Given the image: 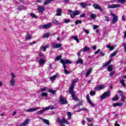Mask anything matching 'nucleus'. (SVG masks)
I'll return each instance as SVG.
<instances>
[{
  "label": "nucleus",
  "mask_w": 126,
  "mask_h": 126,
  "mask_svg": "<svg viewBox=\"0 0 126 126\" xmlns=\"http://www.w3.org/2000/svg\"><path fill=\"white\" fill-rule=\"evenodd\" d=\"M60 63L63 64V68H64V72L65 74H69V71L68 70H66V65H65V64L66 63H71L72 62L71 61L69 60H63L61 59L60 61Z\"/></svg>",
  "instance_id": "nucleus-1"
},
{
  "label": "nucleus",
  "mask_w": 126,
  "mask_h": 126,
  "mask_svg": "<svg viewBox=\"0 0 126 126\" xmlns=\"http://www.w3.org/2000/svg\"><path fill=\"white\" fill-rule=\"evenodd\" d=\"M57 122L61 126H65L63 124H65V125H69V123L64 119V117H63L62 119L58 118Z\"/></svg>",
  "instance_id": "nucleus-2"
},
{
  "label": "nucleus",
  "mask_w": 126,
  "mask_h": 126,
  "mask_svg": "<svg viewBox=\"0 0 126 126\" xmlns=\"http://www.w3.org/2000/svg\"><path fill=\"white\" fill-rule=\"evenodd\" d=\"M111 94V91H108L105 92L102 95L100 96V99H105L107 97H109Z\"/></svg>",
  "instance_id": "nucleus-3"
},
{
  "label": "nucleus",
  "mask_w": 126,
  "mask_h": 126,
  "mask_svg": "<svg viewBox=\"0 0 126 126\" xmlns=\"http://www.w3.org/2000/svg\"><path fill=\"white\" fill-rule=\"evenodd\" d=\"M69 92L70 95H71L73 100L74 101H78V98H77V97L75 95V93L73 92V90H69Z\"/></svg>",
  "instance_id": "nucleus-4"
},
{
  "label": "nucleus",
  "mask_w": 126,
  "mask_h": 126,
  "mask_svg": "<svg viewBox=\"0 0 126 126\" xmlns=\"http://www.w3.org/2000/svg\"><path fill=\"white\" fill-rule=\"evenodd\" d=\"M69 14L71 18H74L76 15H79L80 14V12L78 10H75L73 12V14L71 13H69Z\"/></svg>",
  "instance_id": "nucleus-5"
},
{
  "label": "nucleus",
  "mask_w": 126,
  "mask_h": 126,
  "mask_svg": "<svg viewBox=\"0 0 126 126\" xmlns=\"http://www.w3.org/2000/svg\"><path fill=\"white\" fill-rule=\"evenodd\" d=\"M105 88V85H97L94 88V90L95 91H98V90H102Z\"/></svg>",
  "instance_id": "nucleus-6"
},
{
  "label": "nucleus",
  "mask_w": 126,
  "mask_h": 126,
  "mask_svg": "<svg viewBox=\"0 0 126 126\" xmlns=\"http://www.w3.org/2000/svg\"><path fill=\"white\" fill-rule=\"evenodd\" d=\"M60 101L62 105L67 104V100H66V99L63 97V95L60 96Z\"/></svg>",
  "instance_id": "nucleus-7"
},
{
  "label": "nucleus",
  "mask_w": 126,
  "mask_h": 126,
  "mask_svg": "<svg viewBox=\"0 0 126 126\" xmlns=\"http://www.w3.org/2000/svg\"><path fill=\"white\" fill-rule=\"evenodd\" d=\"M111 15L113 16L112 19V24H115L116 22L118 21V16H117V15L116 14L112 13Z\"/></svg>",
  "instance_id": "nucleus-8"
},
{
  "label": "nucleus",
  "mask_w": 126,
  "mask_h": 126,
  "mask_svg": "<svg viewBox=\"0 0 126 126\" xmlns=\"http://www.w3.org/2000/svg\"><path fill=\"white\" fill-rule=\"evenodd\" d=\"M37 9L39 13H43L46 9L44 6H38Z\"/></svg>",
  "instance_id": "nucleus-9"
},
{
  "label": "nucleus",
  "mask_w": 126,
  "mask_h": 126,
  "mask_svg": "<svg viewBox=\"0 0 126 126\" xmlns=\"http://www.w3.org/2000/svg\"><path fill=\"white\" fill-rule=\"evenodd\" d=\"M93 6L95 9H99L100 11L103 12V9H102V7L99 5V4L94 3L93 4Z\"/></svg>",
  "instance_id": "nucleus-10"
},
{
  "label": "nucleus",
  "mask_w": 126,
  "mask_h": 126,
  "mask_svg": "<svg viewBox=\"0 0 126 126\" xmlns=\"http://www.w3.org/2000/svg\"><path fill=\"white\" fill-rule=\"evenodd\" d=\"M52 24L51 23L46 24L45 25H43L42 26H41V28L43 29H48V28H50V27H51V26H52Z\"/></svg>",
  "instance_id": "nucleus-11"
},
{
  "label": "nucleus",
  "mask_w": 126,
  "mask_h": 126,
  "mask_svg": "<svg viewBox=\"0 0 126 126\" xmlns=\"http://www.w3.org/2000/svg\"><path fill=\"white\" fill-rule=\"evenodd\" d=\"M118 7H121V4H113L108 6V8H118Z\"/></svg>",
  "instance_id": "nucleus-12"
},
{
  "label": "nucleus",
  "mask_w": 126,
  "mask_h": 126,
  "mask_svg": "<svg viewBox=\"0 0 126 126\" xmlns=\"http://www.w3.org/2000/svg\"><path fill=\"white\" fill-rule=\"evenodd\" d=\"M77 82L76 79H74L71 83V85L70 87L69 90H73L74 89V85Z\"/></svg>",
  "instance_id": "nucleus-13"
},
{
  "label": "nucleus",
  "mask_w": 126,
  "mask_h": 126,
  "mask_svg": "<svg viewBox=\"0 0 126 126\" xmlns=\"http://www.w3.org/2000/svg\"><path fill=\"white\" fill-rule=\"evenodd\" d=\"M55 109V107L53 106H48L47 107H45L43 109V111H44V112H45V111H48L49 110H54Z\"/></svg>",
  "instance_id": "nucleus-14"
},
{
  "label": "nucleus",
  "mask_w": 126,
  "mask_h": 126,
  "mask_svg": "<svg viewBox=\"0 0 126 126\" xmlns=\"http://www.w3.org/2000/svg\"><path fill=\"white\" fill-rule=\"evenodd\" d=\"M45 63H46V61H45V59L43 58H40L39 59V63L40 65H44V64H45Z\"/></svg>",
  "instance_id": "nucleus-15"
},
{
  "label": "nucleus",
  "mask_w": 126,
  "mask_h": 126,
  "mask_svg": "<svg viewBox=\"0 0 126 126\" xmlns=\"http://www.w3.org/2000/svg\"><path fill=\"white\" fill-rule=\"evenodd\" d=\"M92 71V68L90 67L87 71V72H86V74H85V76L86 77H88V76H89V75H90V73H91V72Z\"/></svg>",
  "instance_id": "nucleus-16"
},
{
  "label": "nucleus",
  "mask_w": 126,
  "mask_h": 126,
  "mask_svg": "<svg viewBox=\"0 0 126 126\" xmlns=\"http://www.w3.org/2000/svg\"><path fill=\"white\" fill-rule=\"evenodd\" d=\"M63 45L61 43H57L55 44H53V47L54 48H55V49H58V48H61V47H62Z\"/></svg>",
  "instance_id": "nucleus-17"
},
{
  "label": "nucleus",
  "mask_w": 126,
  "mask_h": 126,
  "mask_svg": "<svg viewBox=\"0 0 126 126\" xmlns=\"http://www.w3.org/2000/svg\"><path fill=\"white\" fill-rule=\"evenodd\" d=\"M10 85L11 86H15V80L13 79H11L10 80Z\"/></svg>",
  "instance_id": "nucleus-18"
},
{
  "label": "nucleus",
  "mask_w": 126,
  "mask_h": 126,
  "mask_svg": "<svg viewBox=\"0 0 126 126\" xmlns=\"http://www.w3.org/2000/svg\"><path fill=\"white\" fill-rule=\"evenodd\" d=\"M56 15L57 16H61L62 15V9H61L58 8L57 9Z\"/></svg>",
  "instance_id": "nucleus-19"
},
{
  "label": "nucleus",
  "mask_w": 126,
  "mask_h": 126,
  "mask_svg": "<svg viewBox=\"0 0 126 126\" xmlns=\"http://www.w3.org/2000/svg\"><path fill=\"white\" fill-rule=\"evenodd\" d=\"M76 63L77 64H78V63H81V64H82V63H83V60H82V59L80 58V57H79L78 60L76 61Z\"/></svg>",
  "instance_id": "nucleus-20"
},
{
  "label": "nucleus",
  "mask_w": 126,
  "mask_h": 126,
  "mask_svg": "<svg viewBox=\"0 0 126 126\" xmlns=\"http://www.w3.org/2000/svg\"><path fill=\"white\" fill-rule=\"evenodd\" d=\"M123 103H113V107H122L123 106Z\"/></svg>",
  "instance_id": "nucleus-21"
},
{
  "label": "nucleus",
  "mask_w": 126,
  "mask_h": 126,
  "mask_svg": "<svg viewBox=\"0 0 126 126\" xmlns=\"http://www.w3.org/2000/svg\"><path fill=\"white\" fill-rule=\"evenodd\" d=\"M106 47L107 48V49H109V51H113V50L115 49L114 46H111L110 44H107Z\"/></svg>",
  "instance_id": "nucleus-22"
},
{
  "label": "nucleus",
  "mask_w": 126,
  "mask_h": 126,
  "mask_svg": "<svg viewBox=\"0 0 126 126\" xmlns=\"http://www.w3.org/2000/svg\"><path fill=\"white\" fill-rule=\"evenodd\" d=\"M89 51H90V48L88 46H85L83 49V52L86 53V52H89Z\"/></svg>",
  "instance_id": "nucleus-23"
},
{
  "label": "nucleus",
  "mask_w": 126,
  "mask_h": 126,
  "mask_svg": "<svg viewBox=\"0 0 126 126\" xmlns=\"http://www.w3.org/2000/svg\"><path fill=\"white\" fill-rule=\"evenodd\" d=\"M119 81H120V83L122 84L123 86L126 87V84L125 83V80L123 78H120Z\"/></svg>",
  "instance_id": "nucleus-24"
},
{
  "label": "nucleus",
  "mask_w": 126,
  "mask_h": 126,
  "mask_svg": "<svg viewBox=\"0 0 126 126\" xmlns=\"http://www.w3.org/2000/svg\"><path fill=\"white\" fill-rule=\"evenodd\" d=\"M41 120H42V122H43V123H44V124L46 125H50V122H49V120L44 118H41Z\"/></svg>",
  "instance_id": "nucleus-25"
},
{
  "label": "nucleus",
  "mask_w": 126,
  "mask_h": 126,
  "mask_svg": "<svg viewBox=\"0 0 126 126\" xmlns=\"http://www.w3.org/2000/svg\"><path fill=\"white\" fill-rule=\"evenodd\" d=\"M55 0H46L44 1V5H48V4H50L51 1H54Z\"/></svg>",
  "instance_id": "nucleus-26"
},
{
  "label": "nucleus",
  "mask_w": 126,
  "mask_h": 126,
  "mask_svg": "<svg viewBox=\"0 0 126 126\" xmlns=\"http://www.w3.org/2000/svg\"><path fill=\"white\" fill-rule=\"evenodd\" d=\"M107 70L111 72L113 71V65H109L107 67Z\"/></svg>",
  "instance_id": "nucleus-27"
},
{
  "label": "nucleus",
  "mask_w": 126,
  "mask_h": 126,
  "mask_svg": "<svg viewBox=\"0 0 126 126\" xmlns=\"http://www.w3.org/2000/svg\"><path fill=\"white\" fill-rule=\"evenodd\" d=\"M47 48H49V46L48 45H45V46H41L40 49L42 50L43 52H46V49Z\"/></svg>",
  "instance_id": "nucleus-28"
},
{
  "label": "nucleus",
  "mask_w": 126,
  "mask_h": 126,
  "mask_svg": "<svg viewBox=\"0 0 126 126\" xmlns=\"http://www.w3.org/2000/svg\"><path fill=\"white\" fill-rule=\"evenodd\" d=\"M72 38L76 41L77 43H79V39H78V37L76 36H72Z\"/></svg>",
  "instance_id": "nucleus-29"
},
{
  "label": "nucleus",
  "mask_w": 126,
  "mask_h": 126,
  "mask_svg": "<svg viewBox=\"0 0 126 126\" xmlns=\"http://www.w3.org/2000/svg\"><path fill=\"white\" fill-rule=\"evenodd\" d=\"M31 109V113H32V112H35V111H36V110H39V109H40V107H36L35 108H30Z\"/></svg>",
  "instance_id": "nucleus-30"
},
{
  "label": "nucleus",
  "mask_w": 126,
  "mask_h": 126,
  "mask_svg": "<svg viewBox=\"0 0 126 126\" xmlns=\"http://www.w3.org/2000/svg\"><path fill=\"white\" fill-rule=\"evenodd\" d=\"M67 116L68 117L67 120H70V119L71 118V113H70V112H67Z\"/></svg>",
  "instance_id": "nucleus-31"
},
{
  "label": "nucleus",
  "mask_w": 126,
  "mask_h": 126,
  "mask_svg": "<svg viewBox=\"0 0 126 126\" xmlns=\"http://www.w3.org/2000/svg\"><path fill=\"white\" fill-rule=\"evenodd\" d=\"M119 99V97H118V94H116L113 98L112 101H118Z\"/></svg>",
  "instance_id": "nucleus-32"
},
{
  "label": "nucleus",
  "mask_w": 126,
  "mask_h": 126,
  "mask_svg": "<svg viewBox=\"0 0 126 126\" xmlns=\"http://www.w3.org/2000/svg\"><path fill=\"white\" fill-rule=\"evenodd\" d=\"M32 38V36L31 34H28L26 36V40H31Z\"/></svg>",
  "instance_id": "nucleus-33"
},
{
  "label": "nucleus",
  "mask_w": 126,
  "mask_h": 126,
  "mask_svg": "<svg viewBox=\"0 0 126 126\" xmlns=\"http://www.w3.org/2000/svg\"><path fill=\"white\" fill-rule=\"evenodd\" d=\"M117 53H118V51H115L114 53L111 54V55L110 56V58L115 57Z\"/></svg>",
  "instance_id": "nucleus-34"
},
{
  "label": "nucleus",
  "mask_w": 126,
  "mask_h": 126,
  "mask_svg": "<svg viewBox=\"0 0 126 126\" xmlns=\"http://www.w3.org/2000/svg\"><path fill=\"white\" fill-rule=\"evenodd\" d=\"M57 77H58V76L57 75H54V76L50 77V80H55V79H56V78H57Z\"/></svg>",
  "instance_id": "nucleus-35"
},
{
  "label": "nucleus",
  "mask_w": 126,
  "mask_h": 126,
  "mask_svg": "<svg viewBox=\"0 0 126 126\" xmlns=\"http://www.w3.org/2000/svg\"><path fill=\"white\" fill-rule=\"evenodd\" d=\"M48 92H49L50 93H51L52 94H56V91L52 90V89L48 90Z\"/></svg>",
  "instance_id": "nucleus-36"
},
{
  "label": "nucleus",
  "mask_w": 126,
  "mask_h": 126,
  "mask_svg": "<svg viewBox=\"0 0 126 126\" xmlns=\"http://www.w3.org/2000/svg\"><path fill=\"white\" fill-rule=\"evenodd\" d=\"M80 5L82 8H85L86 7V3L85 2H82L80 4Z\"/></svg>",
  "instance_id": "nucleus-37"
},
{
  "label": "nucleus",
  "mask_w": 126,
  "mask_h": 126,
  "mask_svg": "<svg viewBox=\"0 0 126 126\" xmlns=\"http://www.w3.org/2000/svg\"><path fill=\"white\" fill-rule=\"evenodd\" d=\"M30 15L31 16V17H32V18H37V16H36L33 13H31Z\"/></svg>",
  "instance_id": "nucleus-38"
},
{
  "label": "nucleus",
  "mask_w": 126,
  "mask_h": 126,
  "mask_svg": "<svg viewBox=\"0 0 126 126\" xmlns=\"http://www.w3.org/2000/svg\"><path fill=\"white\" fill-rule=\"evenodd\" d=\"M52 22L54 24H56V25H59L60 24V22H59V21H58L57 20H53Z\"/></svg>",
  "instance_id": "nucleus-39"
},
{
  "label": "nucleus",
  "mask_w": 126,
  "mask_h": 126,
  "mask_svg": "<svg viewBox=\"0 0 126 126\" xmlns=\"http://www.w3.org/2000/svg\"><path fill=\"white\" fill-rule=\"evenodd\" d=\"M61 59H62V55H60L57 57H56V58L55 59V61H57V62H59V61H60V60H61Z\"/></svg>",
  "instance_id": "nucleus-40"
},
{
  "label": "nucleus",
  "mask_w": 126,
  "mask_h": 126,
  "mask_svg": "<svg viewBox=\"0 0 126 126\" xmlns=\"http://www.w3.org/2000/svg\"><path fill=\"white\" fill-rule=\"evenodd\" d=\"M11 79H14V78L16 77V76H15V74L13 72L11 73Z\"/></svg>",
  "instance_id": "nucleus-41"
},
{
  "label": "nucleus",
  "mask_w": 126,
  "mask_h": 126,
  "mask_svg": "<svg viewBox=\"0 0 126 126\" xmlns=\"http://www.w3.org/2000/svg\"><path fill=\"white\" fill-rule=\"evenodd\" d=\"M91 18H92V19H94V18H96V14L91 13Z\"/></svg>",
  "instance_id": "nucleus-42"
},
{
  "label": "nucleus",
  "mask_w": 126,
  "mask_h": 126,
  "mask_svg": "<svg viewBox=\"0 0 126 126\" xmlns=\"http://www.w3.org/2000/svg\"><path fill=\"white\" fill-rule=\"evenodd\" d=\"M118 2H120V3H122V4H124V3H126V0H117Z\"/></svg>",
  "instance_id": "nucleus-43"
},
{
  "label": "nucleus",
  "mask_w": 126,
  "mask_h": 126,
  "mask_svg": "<svg viewBox=\"0 0 126 126\" xmlns=\"http://www.w3.org/2000/svg\"><path fill=\"white\" fill-rule=\"evenodd\" d=\"M49 35H50V33H47L43 35L42 38H49Z\"/></svg>",
  "instance_id": "nucleus-44"
},
{
  "label": "nucleus",
  "mask_w": 126,
  "mask_h": 126,
  "mask_svg": "<svg viewBox=\"0 0 126 126\" xmlns=\"http://www.w3.org/2000/svg\"><path fill=\"white\" fill-rule=\"evenodd\" d=\"M87 101L90 105H91L92 107H94V104H93V102L90 99Z\"/></svg>",
  "instance_id": "nucleus-45"
},
{
  "label": "nucleus",
  "mask_w": 126,
  "mask_h": 126,
  "mask_svg": "<svg viewBox=\"0 0 126 126\" xmlns=\"http://www.w3.org/2000/svg\"><path fill=\"white\" fill-rule=\"evenodd\" d=\"M41 96H42V97H47V96H48V93H41Z\"/></svg>",
  "instance_id": "nucleus-46"
},
{
  "label": "nucleus",
  "mask_w": 126,
  "mask_h": 126,
  "mask_svg": "<svg viewBox=\"0 0 126 126\" xmlns=\"http://www.w3.org/2000/svg\"><path fill=\"white\" fill-rule=\"evenodd\" d=\"M81 22H82V20H77L75 22V24H76V25H77V24H80Z\"/></svg>",
  "instance_id": "nucleus-47"
},
{
  "label": "nucleus",
  "mask_w": 126,
  "mask_h": 126,
  "mask_svg": "<svg viewBox=\"0 0 126 126\" xmlns=\"http://www.w3.org/2000/svg\"><path fill=\"white\" fill-rule=\"evenodd\" d=\"M95 94H96V92H93V91L91 92L90 93V94L91 96H94V95H95Z\"/></svg>",
  "instance_id": "nucleus-48"
},
{
  "label": "nucleus",
  "mask_w": 126,
  "mask_h": 126,
  "mask_svg": "<svg viewBox=\"0 0 126 126\" xmlns=\"http://www.w3.org/2000/svg\"><path fill=\"white\" fill-rule=\"evenodd\" d=\"M47 87H44V88H41V91L42 92H44V91H46L47 90Z\"/></svg>",
  "instance_id": "nucleus-49"
},
{
  "label": "nucleus",
  "mask_w": 126,
  "mask_h": 126,
  "mask_svg": "<svg viewBox=\"0 0 126 126\" xmlns=\"http://www.w3.org/2000/svg\"><path fill=\"white\" fill-rule=\"evenodd\" d=\"M125 100H126V96L123 95L122 98H121L122 102H125Z\"/></svg>",
  "instance_id": "nucleus-50"
},
{
  "label": "nucleus",
  "mask_w": 126,
  "mask_h": 126,
  "mask_svg": "<svg viewBox=\"0 0 126 126\" xmlns=\"http://www.w3.org/2000/svg\"><path fill=\"white\" fill-rule=\"evenodd\" d=\"M99 26L98 25H94L93 26V29H94V30H96V29H97V28H98Z\"/></svg>",
  "instance_id": "nucleus-51"
},
{
  "label": "nucleus",
  "mask_w": 126,
  "mask_h": 126,
  "mask_svg": "<svg viewBox=\"0 0 126 126\" xmlns=\"http://www.w3.org/2000/svg\"><path fill=\"white\" fill-rule=\"evenodd\" d=\"M115 73V71H112V72H111L110 73H109V76H110V77H113V75H114Z\"/></svg>",
  "instance_id": "nucleus-52"
},
{
  "label": "nucleus",
  "mask_w": 126,
  "mask_h": 126,
  "mask_svg": "<svg viewBox=\"0 0 126 126\" xmlns=\"http://www.w3.org/2000/svg\"><path fill=\"white\" fill-rule=\"evenodd\" d=\"M44 112H45L44 110V109H42V110H40L39 111L37 112V114H43V113H44Z\"/></svg>",
  "instance_id": "nucleus-53"
},
{
  "label": "nucleus",
  "mask_w": 126,
  "mask_h": 126,
  "mask_svg": "<svg viewBox=\"0 0 126 126\" xmlns=\"http://www.w3.org/2000/svg\"><path fill=\"white\" fill-rule=\"evenodd\" d=\"M119 93V95L120 96H122L124 94V93H123V91L119 90L118 91Z\"/></svg>",
  "instance_id": "nucleus-54"
},
{
  "label": "nucleus",
  "mask_w": 126,
  "mask_h": 126,
  "mask_svg": "<svg viewBox=\"0 0 126 126\" xmlns=\"http://www.w3.org/2000/svg\"><path fill=\"white\" fill-rule=\"evenodd\" d=\"M84 32H85L86 34H89V30H88L84 29Z\"/></svg>",
  "instance_id": "nucleus-55"
},
{
  "label": "nucleus",
  "mask_w": 126,
  "mask_h": 126,
  "mask_svg": "<svg viewBox=\"0 0 126 126\" xmlns=\"http://www.w3.org/2000/svg\"><path fill=\"white\" fill-rule=\"evenodd\" d=\"M39 57H44V58H46V56H45V55H44V54L42 53H40L39 54Z\"/></svg>",
  "instance_id": "nucleus-56"
},
{
  "label": "nucleus",
  "mask_w": 126,
  "mask_h": 126,
  "mask_svg": "<svg viewBox=\"0 0 126 126\" xmlns=\"http://www.w3.org/2000/svg\"><path fill=\"white\" fill-rule=\"evenodd\" d=\"M86 6H91V4L90 3H89L88 2H86Z\"/></svg>",
  "instance_id": "nucleus-57"
},
{
  "label": "nucleus",
  "mask_w": 126,
  "mask_h": 126,
  "mask_svg": "<svg viewBox=\"0 0 126 126\" xmlns=\"http://www.w3.org/2000/svg\"><path fill=\"white\" fill-rule=\"evenodd\" d=\"M107 65H109V63H103V65H102V67H105V66H107Z\"/></svg>",
  "instance_id": "nucleus-58"
},
{
  "label": "nucleus",
  "mask_w": 126,
  "mask_h": 126,
  "mask_svg": "<svg viewBox=\"0 0 126 126\" xmlns=\"http://www.w3.org/2000/svg\"><path fill=\"white\" fill-rule=\"evenodd\" d=\"M65 23H68V22H70V20L69 19H65L64 20Z\"/></svg>",
  "instance_id": "nucleus-59"
},
{
  "label": "nucleus",
  "mask_w": 126,
  "mask_h": 126,
  "mask_svg": "<svg viewBox=\"0 0 126 126\" xmlns=\"http://www.w3.org/2000/svg\"><path fill=\"white\" fill-rule=\"evenodd\" d=\"M105 19L107 22L110 21V19H109V17H108L107 16H105Z\"/></svg>",
  "instance_id": "nucleus-60"
},
{
  "label": "nucleus",
  "mask_w": 126,
  "mask_h": 126,
  "mask_svg": "<svg viewBox=\"0 0 126 126\" xmlns=\"http://www.w3.org/2000/svg\"><path fill=\"white\" fill-rule=\"evenodd\" d=\"M100 51H101L100 49H98L96 51L94 52L95 55H97L98 53H99Z\"/></svg>",
  "instance_id": "nucleus-61"
},
{
  "label": "nucleus",
  "mask_w": 126,
  "mask_h": 126,
  "mask_svg": "<svg viewBox=\"0 0 126 126\" xmlns=\"http://www.w3.org/2000/svg\"><path fill=\"white\" fill-rule=\"evenodd\" d=\"M97 48V46L96 45H94L93 46V50L94 51H95L96 50V48Z\"/></svg>",
  "instance_id": "nucleus-62"
},
{
  "label": "nucleus",
  "mask_w": 126,
  "mask_h": 126,
  "mask_svg": "<svg viewBox=\"0 0 126 126\" xmlns=\"http://www.w3.org/2000/svg\"><path fill=\"white\" fill-rule=\"evenodd\" d=\"M85 16H86L85 13H83L80 15V17H85Z\"/></svg>",
  "instance_id": "nucleus-63"
},
{
  "label": "nucleus",
  "mask_w": 126,
  "mask_h": 126,
  "mask_svg": "<svg viewBox=\"0 0 126 126\" xmlns=\"http://www.w3.org/2000/svg\"><path fill=\"white\" fill-rule=\"evenodd\" d=\"M123 47H124L125 52V53H126V44H123Z\"/></svg>",
  "instance_id": "nucleus-64"
}]
</instances>
